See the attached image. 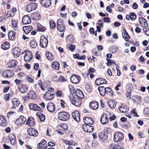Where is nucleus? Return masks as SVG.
<instances>
[{
  "label": "nucleus",
  "mask_w": 149,
  "mask_h": 149,
  "mask_svg": "<svg viewBox=\"0 0 149 149\" xmlns=\"http://www.w3.org/2000/svg\"><path fill=\"white\" fill-rule=\"evenodd\" d=\"M22 81L19 79H16L15 80V82L17 85H19L22 83Z\"/></svg>",
  "instance_id": "60"
},
{
  "label": "nucleus",
  "mask_w": 149,
  "mask_h": 149,
  "mask_svg": "<svg viewBox=\"0 0 149 149\" xmlns=\"http://www.w3.org/2000/svg\"><path fill=\"white\" fill-rule=\"evenodd\" d=\"M32 16L33 17V19L37 20L39 19L40 18V15L38 13H34L32 15Z\"/></svg>",
  "instance_id": "48"
},
{
  "label": "nucleus",
  "mask_w": 149,
  "mask_h": 149,
  "mask_svg": "<svg viewBox=\"0 0 149 149\" xmlns=\"http://www.w3.org/2000/svg\"><path fill=\"white\" fill-rule=\"evenodd\" d=\"M58 81L60 82H63L66 81V79L63 76H60L58 79Z\"/></svg>",
  "instance_id": "57"
},
{
  "label": "nucleus",
  "mask_w": 149,
  "mask_h": 149,
  "mask_svg": "<svg viewBox=\"0 0 149 149\" xmlns=\"http://www.w3.org/2000/svg\"><path fill=\"white\" fill-rule=\"evenodd\" d=\"M33 29L32 27L31 26H24L23 30L26 33L28 34Z\"/></svg>",
  "instance_id": "38"
},
{
  "label": "nucleus",
  "mask_w": 149,
  "mask_h": 149,
  "mask_svg": "<svg viewBox=\"0 0 149 149\" xmlns=\"http://www.w3.org/2000/svg\"><path fill=\"white\" fill-rule=\"evenodd\" d=\"M30 109L33 110L40 111L41 109L40 107L38 106L36 104L34 103H31L29 104Z\"/></svg>",
  "instance_id": "22"
},
{
  "label": "nucleus",
  "mask_w": 149,
  "mask_h": 149,
  "mask_svg": "<svg viewBox=\"0 0 149 149\" xmlns=\"http://www.w3.org/2000/svg\"><path fill=\"white\" fill-rule=\"evenodd\" d=\"M70 100L72 104L77 106L78 107L81 104V100L77 97H69Z\"/></svg>",
  "instance_id": "3"
},
{
  "label": "nucleus",
  "mask_w": 149,
  "mask_h": 149,
  "mask_svg": "<svg viewBox=\"0 0 149 149\" xmlns=\"http://www.w3.org/2000/svg\"><path fill=\"white\" fill-rule=\"evenodd\" d=\"M31 20L30 17L28 15L24 16L22 19V22L23 24H26L31 23Z\"/></svg>",
  "instance_id": "13"
},
{
  "label": "nucleus",
  "mask_w": 149,
  "mask_h": 149,
  "mask_svg": "<svg viewBox=\"0 0 149 149\" xmlns=\"http://www.w3.org/2000/svg\"><path fill=\"white\" fill-rule=\"evenodd\" d=\"M34 69L35 70H37L39 68V64L38 63H36L34 65Z\"/></svg>",
  "instance_id": "63"
},
{
  "label": "nucleus",
  "mask_w": 149,
  "mask_h": 149,
  "mask_svg": "<svg viewBox=\"0 0 149 149\" xmlns=\"http://www.w3.org/2000/svg\"><path fill=\"white\" fill-rule=\"evenodd\" d=\"M95 84L97 85H100L102 84H106L107 82L106 80L102 78L97 79L95 81Z\"/></svg>",
  "instance_id": "19"
},
{
  "label": "nucleus",
  "mask_w": 149,
  "mask_h": 149,
  "mask_svg": "<svg viewBox=\"0 0 149 149\" xmlns=\"http://www.w3.org/2000/svg\"><path fill=\"white\" fill-rule=\"evenodd\" d=\"M47 108L48 111L51 112H54L55 109L54 104L51 102H49L47 104Z\"/></svg>",
  "instance_id": "15"
},
{
  "label": "nucleus",
  "mask_w": 149,
  "mask_h": 149,
  "mask_svg": "<svg viewBox=\"0 0 149 149\" xmlns=\"http://www.w3.org/2000/svg\"><path fill=\"white\" fill-rule=\"evenodd\" d=\"M28 88L25 85H22L19 87V90L22 93H24L28 91Z\"/></svg>",
  "instance_id": "30"
},
{
  "label": "nucleus",
  "mask_w": 149,
  "mask_h": 149,
  "mask_svg": "<svg viewBox=\"0 0 149 149\" xmlns=\"http://www.w3.org/2000/svg\"><path fill=\"white\" fill-rule=\"evenodd\" d=\"M65 26L64 24L63 21L62 19L58 20L57 23V28L60 32H63L65 29Z\"/></svg>",
  "instance_id": "6"
},
{
  "label": "nucleus",
  "mask_w": 149,
  "mask_h": 149,
  "mask_svg": "<svg viewBox=\"0 0 149 149\" xmlns=\"http://www.w3.org/2000/svg\"><path fill=\"white\" fill-rule=\"evenodd\" d=\"M70 80L72 83L77 84L80 80V77L76 75H72L70 77Z\"/></svg>",
  "instance_id": "20"
},
{
  "label": "nucleus",
  "mask_w": 149,
  "mask_h": 149,
  "mask_svg": "<svg viewBox=\"0 0 149 149\" xmlns=\"http://www.w3.org/2000/svg\"><path fill=\"white\" fill-rule=\"evenodd\" d=\"M2 74L3 77L8 78L13 76L14 72L11 70H8L4 71Z\"/></svg>",
  "instance_id": "8"
},
{
  "label": "nucleus",
  "mask_w": 149,
  "mask_h": 149,
  "mask_svg": "<svg viewBox=\"0 0 149 149\" xmlns=\"http://www.w3.org/2000/svg\"><path fill=\"white\" fill-rule=\"evenodd\" d=\"M69 89L71 93L74 92V88L72 85H69Z\"/></svg>",
  "instance_id": "61"
},
{
  "label": "nucleus",
  "mask_w": 149,
  "mask_h": 149,
  "mask_svg": "<svg viewBox=\"0 0 149 149\" xmlns=\"http://www.w3.org/2000/svg\"><path fill=\"white\" fill-rule=\"evenodd\" d=\"M124 136L123 134L120 132H117L113 136V140L116 142L120 141L124 139Z\"/></svg>",
  "instance_id": "4"
},
{
  "label": "nucleus",
  "mask_w": 149,
  "mask_h": 149,
  "mask_svg": "<svg viewBox=\"0 0 149 149\" xmlns=\"http://www.w3.org/2000/svg\"><path fill=\"white\" fill-rule=\"evenodd\" d=\"M17 63V62L15 60L10 61L8 63V67L10 68H12L15 66Z\"/></svg>",
  "instance_id": "36"
},
{
  "label": "nucleus",
  "mask_w": 149,
  "mask_h": 149,
  "mask_svg": "<svg viewBox=\"0 0 149 149\" xmlns=\"http://www.w3.org/2000/svg\"><path fill=\"white\" fill-rule=\"evenodd\" d=\"M98 89L100 95L104 96L106 94L111 96L113 95V93L112 89L109 87H105L103 86H100L98 87Z\"/></svg>",
  "instance_id": "1"
},
{
  "label": "nucleus",
  "mask_w": 149,
  "mask_h": 149,
  "mask_svg": "<svg viewBox=\"0 0 149 149\" xmlns=\"http://www.w3.org/2000/svg\"><path fill=\"white\" fill-rule=\"evenodd\" d=\"M40 3L44 7H49L51 4V2L50 0H40Z\"/></svg>",
  "instance_id": "16"
},
{
  "label": "nucleus",
  "mask_w": 149,
  "mask_h": 149,
  "mask_svg": "<svg viewBox=\"0 0 149 149\" xmlns=\"http://www.w3.org/2000/svg\"><path fill=\"white\" fill-rule=\"evenodd\" d=\"M42 83L41 80H39L38 81V84L40 86L41 89L42 91H44L45 89L42 86Z\"/></svg>",
  "instance_id": "58"
},
{
  "label": "nucleus",
  "mask_w": 149,
  "mask_h": 149,
  "mask_svg": "<svg viewBox=\"0 0 149 149\" xmlns=\"http://www.w3.org/2000/svg\"><path fill=\"white\" fill-rule=\"evenodd\" d=\"M12 102L13 105L12 108L15 109V107L18 106L20 104V102L19 100L17 98H13L12 99Z\"/></svg>",
  "instance_id": "29"
},
{
  "label": "nucleus",
  "mask_w": 149,
  "mask_h": 149,
  "mask_svg": "<svg viewBox=\"0 0 149 149\" xmlns=\"http://www.w3.org/2000/svg\"><path fill=\"white\" fill-rule=\"evenodd\" d=\"M123 29L124 34H123V33H122L123 37L126 41L128 42L129 41L128 38L130 39V36L127 32L125 28L124 27H123Z\"/></svg>",
  "instance_id": "28"
},
{
  "label": "nucleus",
  "mask_w": 149,
  "mask_h": 149,
  "mask_svg": "<svg viewBox=\"0 0 149 149\" xmlns=\"http://www.w3.org/2000/svg\"><path fill=\"white\" fill-rule=\"evenodd\" d=\"M33 56L29 51H26V53L24 57L25 61L26 62H29L31 60Z\"/></svg>",
  "instance_id": "10"
},
{
  "label": "nucleus",
  "mask_w": 149,
  "mask_h": 149,
  "mask_svg": "<svg viewBox=\"0 0 149 149\" xmlns=\"http://www.w3.org/2000/svg\"><path fill=\"white\" fill-rule=\"evenodd\" d=\"M89 106L91 108L94 110L97 109L99 106L97 102L94 101L91 102L89 104Z\"/></svg>",
  "instance_id": "32"
},
{
  "label": "nucleus",
  "mask_w": 149,
  "mask_h": 149,
  "mask_svg": "<svg viewBox=\"0 0 149 149\" xmlns=\"http://www.w3.org/2000/svg\"><path fill=\"white\" fill-rule=\"evenodd\" d=\"M12 24V26L15 28H17V23L16 21L14 20H12L11 21Z\"/></svg>",
  "instance_id": "56"
},
{
  "label": "nucleus",
  "mask_w": 149,
  "mask_h": 149,
  "mask_svg": "<svg viewBox=\"0 0 149 149\" xmlns=\"http://www.w3.org/2000/svg\"><path fill=\"white\" fill-rule=\"evenodd\" d=\"M126 96L128 99H130L131 98V92L127 91L126 93Z\"/></svg>",
  "instance_id": "59"
},
{
  "label": "nucleus",
  "mask_w": 149,
  "mask_h": 149,
  "mask_svg": "<svg viewBox=\"0 0 149 149\" xmlns=\"http://www.w3.org/2000/svg\"><path fill=\"white\" fill-rule=\"evenodd\" d=\"M34 120L32 117H29L27 120V122L26 123V125H29L31 126H32L34 125Z\"/></svg>",
  "instance_id": "33"
},
{
  "label": "nucleus",
  "mask_w": 149,
  "mask_h": 149,
  "mask_svg": "<svg viewBox=\"0 0 149 149\" xmlns=\"http://www.w3.org/2000/svg\"><path fill=\"white\" fill-rule=\"evenodd\" d=\"M107 104L108 106L111 109H115L116 105V103L115 101H113L110 100L107 102Z\"/></svg>",
  "instance_id": "31"
},
{
  "label": "nucleus",
  "mask_w": 149,
  "mask_h": 149,
  "mask_svg": "<svg viewBox=\"0 0 149 149\" xmlns=\"http://www.w3.org/2000/svg\"><path fill=\"white\" fill-rule=\"evenodd\" d=\"M58 118L61 120L67 121L70 117V115L67 112L62 111L60 112L58 114Z\"/></svg>",
  "instance_id": "2"
},
{
  "label": "nucleus",
  "mask_w": 149,
  "mask_h": 149,
  "mask_svg": "<svg viewBox=\"0 0 149 149\" xmlns=\"http://www.w3.org/2000/svg\"><path fill=\"white\" fill-rule=\"evenodd\" d=\"M120 111L122 113H126L129 110L128 108L124 104L122 105L119 107Z\"/></svg>",
  "instance_id": "26"
},
{
  "label": "nucleus",
  "mask_w": 149,
  "mask_h": 149,
  "mask_svg": "<svg viewBox=\"0 0 149 149\" xmlns=\"http://www.w3.org/2000/svg\"><path fill=\"white\" fill-rule=\"evenodd\" d=\"M55 95L54 94H50L48 95L47 94L46 96H45L44 95V98L47 100H50L53 99Z\"/></svg>",
  "instance_id": "40"
},
{
  "label": "nucleus",
  "mask_w": 149,
  "mask_h": 149,
  "mask_svg": "<svg viewBox=\"0 0 149 149\" xmlns=\"http://www.w3.org/2000/svg\"><path fill=\"white\" fill-rule=\"evenodd\" d=\"M54 89L53 88H50L44 94L45 96H46V95H47V94L49 95V94H54Z\"/></svg>",
  "instance_id": "49"
},
{
  "label": "nucleus",
  "mask_w": 149,
  "mask_h": 149,
  "mask_svg": "<svg viewBox=\"0 0 149 149\" xmlns=\"http://www.w3.org/2000/svg\"><path fill=\"white\" fill-rule=\"evenodd\" d=\"M28 97L30 99H35L36 97V95L35 92L33 91H30L28 93Z\"/></svg>",
  "instance_id": "35"
},
{
  "label": "nucleus",
  "mask_w": 149,
  "mask_h": 149,
  "mask_svg": "<svg viewBox=\"0 0 149 149\" xmlns=\"http://www.w3.org/2000/svg\"><path fill=\"white\" fill-rule=\"evenodd\" d=\"M46 56L47 58L50 60H52L54 58L52 54L49 52L46 53Z\"/></svg>",
  "instance_id": "50"
},
{
  "label": "nucleus",
  "mask_w": 149,
  "mask_h": 149,
  "mask_svg": "<svg viewBox=\"0 0 149 149\" xmlns=\"http://www.w3.org/2000/svg\"><path fill=\"white\" fill-rule=\"evenodd\" d=\"M58 128L59 130L63 131H65L68 128V126L66 124H61L59 127Z\"/></svg>",
  "instance_id": "43"
},
{
  "label": "nucleus",
  "mask_w": 149,
  "mask_h": 149,
  "mask_svg": "<svg viewBox=\"0 0 149 149\" xmlns=\"http://www.w3.org/2000/svg\"><path fill=\"white\" fill-rule=\"evenodd\" d=\"M38 144H40V146H42L43 147L47 148V141L45 140H42L41 142L38 143Z\"/></svg>",
  "instance_id": "52"
},
{
  "label": "nucleus",
  "mask_w": 149,
  "mask_h": 149,
  "mask_svg": "<svg viewBox=\"0 0 149 149\" xmlns=\"http://www.w3.org/2000/svg\"><path fill=\"white\" fill-rule=\"evenodd\" d=\"M98 136L102 142L105 141L108 138L107 135L104 132L99 133Z\"/></svg>",
  "instance_id": "12"
},
{
  "label": "nucleus",
  "mask_w": 149,
  "mask_h": 149,
  "mask_svg": "<svg viewBox=\"0 0 149 149\" xmlns=\"http://www.w3.org/2000/svg\"><path fill=\"white\" fill-rule=\"evenodd\" d=\"M109 149H121V148L118 145L112 143L110 144Z\"/></svg>",
  "instance_id": "46"
},
{
  "label": "nucleus",
  "mask_w": 149,
  "mask_h": 149,
  "mask_svg": "<svg viewBox=\"0 0 149 149\" xmlns=\"http://www.w3.org/2000/svg\"><path fill=\"white\" fill-rule=\"evenodd\" d=\"M27 132L28 134L31 136H33L35 137L37 136L38 135V132L34 129L33 128H29L27 130Z\"/></svg>",
  "instance_id": "11"
},
{
  "label": "nucleus",
  "mask_w": 149,
  "mask_h": 149,
  "mask_svg": "<svg viewBox=\"0 0 149 149\" xmlns=\"http://www.w3.org/2000/svg\"><path fill=\"white\" fill-rule=\"evenodd\" d=\"M145 149H149V139L148 140L145 144Z\"/></svg>",
  "instance_id": "62"
},
{
  "label": "nucleus",
  "mask_w": 149,
  "mask_h": 149,
  "mask_svg": "<svg viewBox=\"0 0 149 149\" xmlns=\"http://www.w3.org/2000/svg\"><path fill=\"white\" fill-rule=\"evenodd\" d=\"M9 47V44L8 42H4L1 46L2 49L4 50L8 49Z\"/></svg>",
  "instance_id": "41"
},
{
  "label": "nucleus",
  "mask_w": 149,
  "mask_h": 149,
  "mask_svg": "<svg viewBox=\"0 0 149 149\" xmlns=\"http://www.w3.org/2000/svg\"><path fill=\"white\" fill-rule=\"evenodd\" d=\"M37 30L38 31H44L46 30V29L40 24H37Z\"/></svg>",
  "instance_id": "42"
},
{
  "label": "nucleus",
  "mask_w": 149,
  "mask_h": 149,
  "mask_svg": "<svg viewBox=\"0 0 149 149\" xmlns=\"http://www.w3.org/2000/svg\"><path fill=\"white\" fill-rule=\"evenodd\" d=\"M130 19L132 20H134L136 18V16L134 13H130Z\"/></svg>",
  "instance_id": "55"
},
{
  "label": "nucleus",
  "mask_w": 149,
  "mask_h": 149,
  "mask_svg": "<svg viewBox=\"0 0 149 149\" xmlns=\"http://www.w3.org/2000/svg\"><path fill=\"white\" fill-rule=\"evenodd\" d=\"M37 45V43L35 40H32L30 42V45L32 48H36Z\"/></svg>",
  "instance_id": "44"
},
{
  "label": "nucleus",
  "mask_w": 149,
  "mask_h": 149,
  "mask_svg": "<svg viewBox=\"0 0 149 149\" xmlns=\"http://www.w3.org/2000/svg\"><path fill=\"white\" fill-rule=\"evenodd\" d=\"M83 121L85 125H93V122L92 119L90 117H84L83 118Z\"/></svg>",
  "instance_id": "18"
},
{
  "label": "nucleus",
  "mask_w": 149,
  "mask_h": 149,
  "mask_svg": "<svg viewBox=\"0 0 149 149\" xmlns=\"http://www.w3.org/2000/svg\"><path fill=\"white\" fill-rule=\"evenodd\" d=\"M143 112L146 114H149V108L146 107L144 109Z\"/></svg>",
  "instance_id": "64"
},
{
  "label": "nucleus",
  "mask_w": 149,
  "mask_h": 149,
  "mask_svg": "<svg viewBox=\"0 0 149 149\" xmlns=\"http://www.w3.org/2000/svg\"><path fill=\"white\" fill-rule=\"evenodd\" d=\"M6 125L5 118L3 116H0V125L2 127H5Z\"/></svg>",
  "instance_id": "34"
},
{
  "label": "nucleus",
  "mask_w": 149,
  "mask_h": 149,
  "mask_svg": "<svg viewBox=\"0 0 149 149\" xmlns=\"http://www.w3.org/2000/svg\"><path fill=\"white\" fill-rule=\"evenodd\" d=\"M36 115L39 117V119L41 121L43 122L45 120V115L41 113H37Z\"/></svg>",
  "instance_id": "39"
},
{
  "label": "nucleus",
  "mask_w": 149,
  "mask_h": 149,
  "mask_svg": "<svg viewBox=\"0 0 149 149\" xmlns=\"http://www.w3.org/2000/svg\"><path fill=\"white\" fill-rule=\"evenodd\" d=\"M47 39L44 36H42L40 37V46L41 47L45 48L48 43Z\"/></svg>",
  "instance_id": "5"
},
{
  "label": "nucleus",
  "mask_w": 149,
  "mask_h": 149,
  "mask_svg": "<svg viewBox=\"0 0 149 149\" xmlns=\"http://www.w3.org/2000/svg\"><path fill=\"white\" fill-rule=\"evenodd\" d=\"M75 94L78 98L83 99L84 97V94L83 93L80 89H76L75 91Z\"/></svg>",
  "instance_id": "25"
},
{
  "label": "nucleus",
  "mask_w": 149,
  "mask_h": 149,
  "mask_svg": "<svg viewBox=\"0 0 149 149\" xmlns=\"http://www.w3.org/2000/svg\"><path fill=\"white\" fill-rule=\"evenodd\" d=\"M91 125H84L83 126V129L84 131L88 133H91L93 132L94 129L93 126Z\"/></svg>",
  "instance_id": "9"
},
{
  "label": "nucleus",
  "mask_w": 149,
  "mask_h": 149,
  "mask_svg": "<svg viewBox=\"0 0 149 149\" xmlns=\"http://www.w3.org/2000/svg\"><path fill=\"white\" fill-rule=\"evenodd\" d=\"M15 33L13 31H10L8 33V37L9 39L11 40H14L15 36Z\"/></svg>",
  "instance_id": "37"
},
{
  "label": "nucleus",
  "mask_w": 149,
  "mask_h": 149,
  "mask_svg": "<svg viewBox=\"0 0 149 149\" xmlns=\"http://www.w3.org/2000/svg\"><path fill=\"white\" fill-rule=\"evenodd\" d=\"M52 68L56 70H58L59 68V64L57 61H54L52 63Z\"/></svg>",
  "instance_id": "45"
},
{
  "label": "nucleus",
  "mask_w": 149,
  "mask_h": 149,
  "mask_svg": "<svg viewBox=\"0 0 149 149\" xmlns=\"http://www.w3.org/2000/svg\"><path fill=\"white\" fill-rule=\"evenodd\" d=\"M20 49L18 47L14 48L12 51V53L13 55L16 57H17L20 54Z\"/></svg>",
  "instance_id": "21"
},
{
  "label": "nucleus",
  "mask_w": 149,
  "mask_h": 149,
  "mask_svg": "<svg viewBox=\"0 0 149 149\" xmlns=\"http://www.w3.org/2000/svg\"><path fill=\"white\" fill-rule=\"evenodd\" d=\"M26 120V118L24 117L21 116L16 121L15 123L17 125H21L24 123Z\"/></svg>",
  "instance_id": "14"
},
{
  "label": "nucleus",
  "mask_w": 149,
  "mask_h": 149,
  "mask_svg": "<svg viewBox=\"0 0 149 149\" xmlns=\"http://www.w3.org/2000/svg\"><path fill=\"white\" fill-rule=\"evenodd\" d=\"M68 47L69 49L72 52H73L75 48V46L72 44H70L68 45Z\"/></svg>",
  "instance_id": "53"
},
{
  "label": "nucleus",
  "mask_w": 149,
  "mask_h": 149,
  "mask_svg": "<svg viewBox=\"0 0 149 149\" xmlns=\"http://www.w3.org/2000/svg\"><path fill=\"white\" fill-rule=\"evenodd\" d=\"M108 121L107 115L106 114L102 115L100 119V121L102 124L103 125L107 123Z\"/></svg>",
  "instance_id": "27"
},
{
  "label": "nucleus",
  "mask_w": 149,
  "mask_h": 149,
  "mask_svg": "<svg viewBox=\"0 0 149 149\" xmlns=\"http://www.w3.org/2000/svg\"><path fill=\"white\" fill-rule=\"evenodd\" d=\"M139 20L140 24L142 27L148 26L146 20L144 18L142 17H140L139 19Z\"/></svg>",
  "instance_id": "24"
},
{
  "label": "nucleus",
  "mask_w": 149,
  "mask_h": 149,
  "mask_svg": "<svg viewBox=\"0 0 149 149\" xmlns=\"http://www.w3.org/2000/svg\"><path fill=\"white\" fill-rule=\"evenodd\" d=\"M26 81L30 83H33L34 82V80L28 75L26 76Z\"/></svg>",
  "instance_id": "51"
},
{
  "label": "nucleus",
  "mask_w": 149,
  "mask_h": 149,
  "mask_svg": "<svg viewBox=\"0 0 149 149\" xmlns=\"http://www.w3.org/2000/svg\"><path fill=\"white\" fill-rule=\"evenodd\" d=\"M8 139L10 141L11 144L14 145L15 144L16 138L15 135L13 134H10L8 136Z\"/></svg>",
  "instance_id": "23"
},
{
  "label": "nucleus",
  "mask_w": 149,
  "mask_h": 149,
  "mask_svg": "<svg viewBox=\"0 0 149 149\" xmlns=\"http://www.w3.org/2000/svg\"><path fill=\"white\" fill-rule=\"evenodd\" d=\"M72 115L73 118L77 122H79L80 121L79 114L78 111H76L72 112Z\"/></svg>",
  "instance_id": "17"
},
{
  "label": "nucleus",
  "mask_w": 149,
  "mask_h": 149,
  "mask_svg": "<svg viewBox=\"0 0 149 149\" xmlns=\"http://www.w3.org/2000/svg\"><path fill=\"white\" fill-rule=\"evenodd\" d=\"M37 8V5L35 3H31L26 6V10L30 12L32 10H35Z\"/></svg>",
  "instance_id": "7"
},
{
  "label": "nucleus",
  "mask_w": 149,
  "mask_h": 149,
  "mask_svg": "<svg viewBox=\"0 0 149 149\" xmlns=\"http://www.w3.org/2000/svg\"><path fill=\"white\" fill-rule=\"evenodd\" d=\"M107 65L108 66H110L113 64L116 65V63L114 61L107 58Z\"/></svg>",
  "instance_id": "47"
},
{
  "label": "nucleus",
  "mask_w": 149,
  "mask_h": 149,
  "mask_svg": "<svg viewBox=\"0 0 149 149\" xmlns=\"http://www.w3.org/2000/svg\"><path fill=\"white\" fill-rule=\"evenodd\" d=\"M49 25L50 27L52 29H54L56 26V25L55 22L52 20H51L50 21Z\"/></svg>",
  "instance_id": "54"
}]
</instances>
